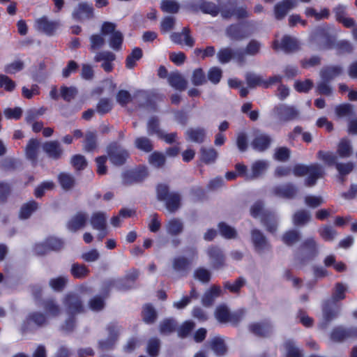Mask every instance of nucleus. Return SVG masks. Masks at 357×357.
Listing matches in <instances>:
<instances>
[{
  "mask_svg": "<svg viewBox=\"0 0 357 357\" xmlns=\"http://www.w3.org/2000/svg\"><path fill=\"white\" fill-rule=\"evenodd\" d=\"M347 287L342 283H337L331 299L326 301L322 307L323 321L321 327L326 328L328 324L335 319L340 312L339 301L345 298Z\"/></svg>",
  "mask_w": 357,
  "mask_h": 357,
  "instance_id": "f257e3e1",
  "label": "nucleus"
},
{
  "mask_svg": "<svg viewBox=\"0 0 357 357\" xmlns=\"http://www.w3.org/2000/svg\"><path fill=\"white\" fill-rule=\"evenodd\" d=\"M292 172L296 176L307 175L305 180V185L308 187L314 185L317 179L322 177L324 174L323 167L317 163L310 165H296L292 169Z\"/></svg>",
  "mask_w": 357,
  "mask_h": 357,
  "instance_id": "f03ea898",
  "label": "nucleus"
},
{
  "mask_svg": "<svg viewBox=\"0 0 357 357\" xmlns=\"http://www.w3.org/2000/svg\"><path fill=\"white\" fill-rule=\"evenodd\" d=\"M243 310L231 312L226 305H218L215 311V317L221 324L236 325L243 319Z\"/></svg>",
  "mask_w": 357,
  "mask_h": 357,
  "instance_id": "7ed1b4c3",
  "label": "nucleus"
},
{
  "mask_svg": "<svg viewBox=\"0 0 357 357\" xmlns=\"http://www.w3.org/2000/svg\"><path fill=\"white\" fill-rule=\"evenodd\" d=\"M273 114L281 122L293 121L299 118L300 111L294 106L278 104L273 109Z\"/></svg>",
  "mask_w": 357,
  "mask_h": 357,
  "instance_id": "20e7f679",
  "label": "nucleus"
},
{
  "mask_svg": "<svg viewBox=\"0 0 357 357\" xmlns=\"http://www.w3.org/2000/svg\"><path fill=\"white\" fill-rule=\"evenodd\" d=\"M310 40L320 49L331 48L333 40L328 33V26L324 25L314 29L310 35Z\"/></svg>",
  "mask_w": 357,
  "mask_h": 357,
  "instance_id": "39448f33",
  "label": "nucleus"
},
{
  "mask_svg": "<svg viewBox=\"0 0 357 357\" xmlns=\"http://www.w3.org/2000/svg\"><path fill=\"white\" fill-rule=\"evenodd\" d=\"M252 217L261 216V222L266 227L267 230L271 233L276 231L277 223L275 218L270 213L263 212V204L261 202H255L250 209Z\"/></svg>",
  "mask_w": 357,
  "mask_h": 357,
  "instance_id": "423d86ee",
  "label": "nucleus"
},
{
  "mask_svg": "<svg viewBox=\"0 0 357 357\" xmlns=\"http://www.w3.org/2000/svg\"><path fill=\"white\" fill-rule=\"evenodd\" d=\"M116 25L112 22H105L101 28V33L102 35H110L109 46L114 50H119L123 43V35L119 31H116Z\"/></svg>",
  "mask_w": 357,
  "mask_h": 357,
  "instance_id": "0eeeda50",
  "label": "nucleus"
},
{
  "mask_svg": "<svg viewBox=\"0 0 357 357\" xmlns=\"http://www.w3.org/2000/svg\"><path fill=\"white\" fill-rule=\"evenodd\" d=\"M63 303L66 312L70 315H75L84 311L82 300L77 294H68L65 296Z\"/></svg>",
  "mask_w": 357,
  "mask_h": 357,
  "instance_id": "6e6552de",
  "label": "nucleus"
},
{
  "mask_svg": "<svg viewBox=\"0 0 357 357\" xmlns=\"http://www.w3.org/2000/svg\"><path fill=\"white\" fill-rule=\"evenodd\" d=\"M107 330L108 337L106 340L99 341L98 343L99 347L102 350L113 349L121 331V327L116 324H110L108 325Z\"/></svg>",
  "mask_w": 357,
  "mask_h": 357,
  "instance_id": "1a4fd4ad",
  "label": "nucleus"
},
{
  "mask_svg": "<svg viewBox=\"0 0 357 357\" xmlns=\"http://www.w3.org/2000/svg\"><path fill=\"white\" fill-rule=\"evenodd\" d=\"M248 22L233 24L226 29V35L231 40H241L250 35L247 26Z\"/></svg>",
  "mask_w": 357,
  "mask_h": 357,
  "instance_id": "9d476101",
  "label": "nucleus"
},
{
  "mask_svg": "<svg viewBox=\"0 0 357 357\" xmlns=\"http://www.w3.org/2000/svg\"><path fill=\"white\" fill-rule=\"evenodd\" d=\"M107 154L109 160L114 165H122L128 157V151L116 144H111L107 148Z\"/></svg>",
  "mask_w": 357,
  "mask_h": 357,
  "instance_id": "9b49d317",
  "label": "nucleus"
},
{
  "mask_svg": "<svg viewBox=\"0 0 357 357\" xmlns=\"http://www.w3.org/2000/svg\"><path fill=\"white\" fill-rule=\"evenodd\" d=\"M139 276L138 271L133 269L128 272L123 278L109 282L110 287L119 290H127L134 286L135 281Z\"/></svg>",
  "mask_w": 357,
  "mask_h": 357,
  "instance_id": "f8f14e48",
  "label": "nucleus"
},
{
  "mask_svg": "<svg viewBox=\"0 0 357 357\" xmlns=\"http://www.w3.org/2000/svg\"><path fill=\"white\" fill-rule=\"evenodd\" d=\"M59 26L58 21L50 20L46 16L37 19L35 22V28L47 36H53Z\"/></svg>",
  "mask_w": 357,
  "mask_h": 357,
  "instance_id": "ddd939ff",
  "label": "nucleus"
},
{
  "mask_svg": "<svg viewBox=\"0 0 357 357\" xmlns=\"http://www.w3.org/2000/svg\"><path fill=\"white\" fill-rule=\"evenodd\" d=\"M271 141V137L268 134L257 130L254 132L251 146L257 151L263 152L269 148Z\"/></svg>",
  "mask_w": 357,
  "mask_h": 357,
  "instance_id": "4468645a",
  "label": "nucleus"
},
{
  "mask_svg": "<svg viewBox=\"0 0 357 357\" xmlns=\"http://www.w3.org/2000/svg\"><path fill=\"white\" fill-rule=\"evenodd\" d=\"M319 244L312 237L305 239L299 248L301 255L307 259H312L317 257L319 254Z\"/></svg>",
  "mask_w": 357,
  "mask_h": 357,
  "instance_id": "2eb2a0df",
  "label": "nucleus"
},
{
  "mask_svg": "<svg viewBox=\"0 0 357 357\" xmlns=\"http://www.w3.org/2000/svg\"><path fill=\"white\" fill-rule=\"evenodd\" d=\"M299 47V43L295 38L289 36H285L282 38L280 43L278 40H275L273 43V48L275 50L281 49L284 52L289 53L298 50Z\"/></svg>",
  "mask_w": 357,
  "mask_h": 357,
  "instance_id": "dca6fc26",
  "label": "nucleus"
},
{
  "mask_svg": "<svg viewBox=\"0 0 357 357\" xmlns=\"http://www.w3.org/2000/svg\"><path fill=\"white\" fill-rule=\"evenodd\" d=\"M89 216L85 212H78L68 222L67 228L73 232L84 228L88 221Z\"/></svg>",
  "mask_w": 357,
  "mask_h": 357,
  "instance_id": "f3484780",
  "label": "nucleus"
},
{
  "mask_svg": "<svg viewBox=\"0 0 357 357\" xmlns=\"http://www.w3.org/2000/svg\"><path fill=\"white\" fill-rule=\"evenodd\" d=\"M357 336V328H346L342 326L335 328L331 333V339L335 342H340L346 338Z\"/></svg>",
  "mask_w": 357,
  "mask_h": 357,
  "instance_id": "a211bd4d",
  "label": "nucleus"
},
{
  "mask_svg": "<svg viewBox=\"0 0 357 357\" xmlns=\"http://www.w3.org/2000/svg\"><path fill=\"white\" fill-rule=\"evenodd\" d=\"M273 192L274 195L278 197L293 199L296 196L298 189L294 184L288 183L275 186Z\"/></svg>",
  "mask_w": 357,
  "mask_h": 357,
  "instance_id": "6ab92c4d",
  "label": "nucleus"
},
{
  "mask_svg": "<svg viewBox=\"0 0 357 357\" xmlns=\"http://www.w3.org/2000/svg\"><path fill=\"white\" fill-rule=\"evenodd\" d=\"M43 149L51 158L58 160L61 158L63 149L61 144L56 141H50L43 144Z\"/></svg>",
  "mask_w": 357,
  "mask_h": 357,
  "instance_id": "aec40b11",
  "label": "nucleus"
},
{
  "mask_svg": "<svg viewBox=\"0 0 357 357\" xmlns=\"http://www.w3.org/2000/svg\"><path fill=\"white\" fill-rule=\"evenodd\" d=\"M47 322V317L43 313L40 312H31L29 314L24 321L23 328L24 330H26L28 329L29 326L32 324L38 327H42L45 326Z\"/></svg>",
  "mask_w": 357,
  "mask_h": 357,
  "instance_id": "412c9836",
  "label": "nucleus"
},
{
  "mask_svg": "<svg viewBox=\"0 0 357 357\" xmlns=\"http://www.w3.org/2000/svg\"><path fill=\"white\" fill-rule=\"evenodd\" d=\"M251 234L253 245L258 252H263L269 248L266 237L259 230L253 229Z\"/></svg>",
  "mask_w": 357,
  "mask_h": 357,
  "instance_id": "4be33fe9",
  "label": "nucleus"
},
{
  "mask_svg": "<svg viewBox=\"0 0 357 357\" xmlns=\"http://www.w3.org/2000/svg\"><path fill=\"white\" fill-rule=\"evenodd\" d=\"M170 38L174 43L182 44L184 41L185 44L190 47H192L195 43V40L190 36V30L187 27H184L181 33H172Z\"/></svg>",
  "mask_w": 357,
  "mask_h": 357,
  "instance_id": "5701e85b",
  "label": "nucleus"
},
{
  "mask_svg": "<svg viewBox=\"0 0 357 357\" xmlns=\"http://www.w3.org/2000/svg\"><path fill=\"white\" fill-rule=\"evenodd\" d=\"M93 8L91 5L82 3L74 10L73 17L77 20H84L93 17Z\"/></svg>",
  "mask_w": 357,
  "mask_h": 357,
  "instance_id": "b1692460",
  "label": "nucleus"
},
{
  "mask_svg": "<svg viewBox=\"0 0 357 357\" xmlns=\"http://www.w3.org/2000/svg\"><path fill=\"white\" fill-rule=\"evenodd\" d=\"M207 254L211 261L214 268H220L225 264V256L222 250L218 247H211L207 250Z\"/></svg>",
  "mask_w": 357,
  "mask_h": 357,
  "instance_id": "393cba45",
  "label": "nucleus"
},
{
  "mask_svg": "<svg viewBox=\"0 0 357 357\" xmlns=\"http://www.w3.org/2000/svg\"><path fill=\"white\" fill-rule=\"evenodd\" d=\"M268 167V162L266 160H257L252 163L250 174H247V180H253L262 175Z\"/></svg>",
  "mask_w": 357,
  "mask_h": 357,
  "instance_id": "a878e982",
  "label": "nucleus"
},
{
  "mask_svg": "<svg viewBox=\"0 0 357 357\" xmlns=\"http://www.w3.org/2000/svg\"><path fill=\"white\" fill-rule=\"evenodd\" d=\"M206 130L203 128H190L185 132V138L189 142L202 143L206 137Z\"/></svg>",
  "mask_w": 357,
  "mask_h": 357,
  "instance_id": "bb28decb",
  "label": "nucleus"
},
{
  "mask_svg": "<svg viewBox=\"0 0 357 357\" xmlns=\"http://www.w3.org/2000/svg\"><path fill=\"white\" fill-rule=\"evenodd\" d=\"M90 224L93 229L104 230L107 229V215L105 212L93 213L90 218Z\"/></svg>",
  "mask_w": 357,
  "mask_h": 357,
  "instance_id": "cd10ccee",
  "label": "nucleus"
},
{
  "mask_svg": "<svg viewBox=\"0 0 357 357\" xmlns=\"http://www.w3.org/2000/svg\"><path fill=\"white\" fill-rule=\"evenodd\" d=\"M295 7L291 0H283L278 3L274 7L275 17L279 20L283 19L287 13Z\"/></svg>",
  "mask_w": 357,
  "mask_h": 357,
  "instance_id": "c85d7f7f",
  "label": "nucleus"
},
{
  "mask_svg": "<svg viewBox=\"0 0 357 357\" xmlns=\"http://www.w3.org/2000/svg\"><path fill=\"white\" fill-rule=\"evenodd\" d=\"M171 86L178 91H183L186 89L187 81L178 72L171 73L167 78Z\"/></svg>",
  "mask_w": 357,
  "mask_h": 357,
  "instance_id": "c756f323",
  "label": "nucleus"
},
{
  "mask_svg": "<svg viewBox=\"0 0 357 357\" xmlns=\"http://www.w3.org/2000/svg\"><path fill=\"white\" fill-rule=\"evenodd\" d=\"M249 329L257 336L265 337L272 332L273 326L269 322L266 321L252 324L250 325Z\"/></svg>",
  "mask_w": 357,
  "mask_h": 357,
  "instance_id": "7c9ffc66",
  "label": "nucleus"
},
{
  "mask_svg": "<svg viewBox=\"0 0 357 357\" xmlns=\"http://www.w3.org/2000/svg\"><path fill=\"white\" fill-rule=\"evenodd\" d=\"M222 289L218 286H213L207 290L202 298V303L205 307L211 306L215 298L221 295Z\"/></svg>",
  "mask_w": 357,
  "mask_h": 357,
  "instance_id": "2f4dec72",
  "label": "nucleus"
},
{
  "mask_svg": "<svg viewBox=\"0 0 357 357\" xmlns=\"http://www.w3.org/2000/svg\"><path fill=\"white\" fill-rule=\"evenodd\" d=\"M191 261L184 257H176L172 260V268L174 271L181 275H185L189 269Z\"/></svg>",
  "mask_w": 357,
  "mask_h": 357,
  "instance_id": "473e14b6",
  "label": "nucleus"
},
{
  "mask_svg": "<svg viewBox=\"0 0 357 357\" xmlns=\"http://www.w3.org/2000/svg\"><path fill=\"white\" fill-rule=\"evenodd\" d=\"M221 15L225 19H229L232 16H236L237 19H243L249 17V13L244 7L237 8H225L221 10Z\"/></svg>",
  "mask_w": 357,
  "mask_h": 357,
  "instance_id": "72a5a7b5",
  "label": "nucleus"
},
{
  "mask_svg": "<svg viewBox=\"0 0 357 357\" xmlns=\"http://www.w3.org/2000/svg\"><path fill=\"white\" fill-rule=\"evenodd\" d=\"M343 72L342 68L339 66H331L324 68L320 72L321 79L324 81H331Z\"/></svg>",
  "mask_w": 357,
  "mask_h": 357,
  "instance_id": "f704fd0d",
  "label": "nucleus"
},
{
  "mask_svg": "<svg viewBox=\"0 0 357 357\" xmlns=\"http://www.w3.org/2000/svg\"><path fill=\"white\" fill-rule=\"evenodd\" d=\"M163 202L165 203L167 209L170 213H174L181 206V196L177 192H172L171 195H169Z\"/></svg>",
  "mask_w": 357,
  "mask_h": 357,
  "instance_id": "c9c22d12",
  "label": "nucleus"
},
{
  "mask_svg": "<svg viewBox=\"0 0 357 357\" xmlns=\"http://www.w3.org/2000/svg\"><path fill=\"white\" fill-rule=\"evenodd\" d=\"M167 232L171 236L180 234L183 229V222L178 218H172L166 224Z\"/></svg>",
  "mask_w": 357,
  "mask_h": 357,
  "instance_id": "e433bc0d",
  "label": "nucleus"
},
{
  "mask_svg": "<svg viewBox=\"0 0 357 357\" xmlns=\"http://www.w3.org/2000/svg\"><path fill=\"white\" fill-rule=\"evenodd\" d=\"M352 152L351 142L347 139H341L337 149L338 155L342 158H347L351 156Z\"/></svg>",
  "mask_w": 357,
  "mask_h": 357,
  "instance_id": "4c0bfd02",
  "label": "nucleus"
},
{
  "mask_svg": "<svg viewBox=\"0 0 357 357\" xmlns=\"http://www.w3.org/2000/svg\"><path fill=\"white\" fill-rule=\"evenodd\" d=\"M38 147L39 142L35 139H30L26 147V155L27 158L34 163L37 161Z\"/></svg>",
  "mask_w": 357,
  "mask_h": 357,
  "instance_id": "58836bf2",
  "label": "nucleus"
},
{
  "mask_svg": "<svg viewBox=\"0 0 357 357\" xmlns=\"http://www.w3.org/2000/svg\"><path fill=\"white\" fill-rule=\"evenodd\" d=\"M200 153L201 160L206 164L213 163L218 157V152L212 147H202L200 150Z\"/></svg>",
  "mask_w": 357,
  "mask_h": 357,
  "instance_id": "ea45409f",
  "label": "nucleus"
},
{
  "mask_svg": "<svg viewBox=\"0 0 357 357\" xmlns=\"http://www.w3.org/2000/svg\"><path fill=\"white\" fill-rule=\"evenodd\" d=\"M162 131L160 128L159 119L157 116L151 117L147 122V133L149 135H155L158 137Z\"/></svg>",
  "mask_w": 357,
  "mask_h": 357,
  "instance_id": "a19ab883",
  "label": "nucleus"
},
{
  "mask_svg": "<svg viewBox=\"0 0 357 357\" xmlns=\"http://www.w3.org/2000/svg\"><path fill=\"white\" fill-rule=\"evenodd\" d=\"M198 8L203 13H206V14H210L212 16L215 17V16H217L220 12L221 13V10L223 7H222L220 9L213 3L203 1L199 4Z\"/></svg>",
  "mask_w": 357,
  "mask_h": 357,
  "instance_id": "79ce46f5",
  "label": "nucleus"
},
{
  "mask_svg": "<svg viewBox=\"0 0 357 357\" xmlns=\"http://www.w3.org/2000/svg\"><path fill=\"white\" fill-rule=\"evenodd\" d=\"M311 215L306 210H300L295 213L293 217V222L295 225H304L310 221Z\"/></svg>",
  "mask_w": 357,
  "mask_h": 357,
  "instance_id": "37998d69",
  "label": "nucleus"
},
{
  "mask_svg": "<svg viewBox=\"0 0 357 357\" xmlns=\"http://www.w3.org/2000/svg\"><path fill=\"white\" fill-rule=\"evenodd\" d=\"M317 157L328 166H335L336 163H337V155L333 152L319 151L317 153Z\"/></svg>",
  "mask_w": 357,
  "mask_h": 357,
  "instance_id": "c03bdc74",
  "label": "nucleus"
},
{
  "mask_svg": "<svg viewBox=\"0 0 357 357\" xmlns=\"http://www.w3.org/2000/svg\"><path fill=\"white\" fill-rule=\"evenodd\" d=\"M300 232L295 229L289 230L282 236V241L287 245H292L297 243L300 239Z\"/></svg>",
  "mask_w": 357,
  "mask_h": 357,
  "instance_id": "a18cd8bd",
  "label": "nucleus"
},
{
  "mask_svg": "<svg viewBox=\"0 0 357 357\" xmlns=\"http://www.w3.org/2000/svg\"><path fill=\"white\" fill-rule=\"evenodd\" d=\"M37 208V202L33 200L29 202L22 206L20 212V218L21 219H27Z\"/></svg>",
  "mask_w": 357,
  "mask_h": 357,
  "instance_id": "49530a36",
  "label": "nucleus"
},
{
  "mask_svg": "<svg viewBox=\"0 0 357 357\" xmlns=\"http://www.w3.org/2000/svg\"><path fill=\"white\" fill-rule=\"evenodd\" d=\"M305 13L307 17H314L317 20L328 19L330 16V11L327 8L322 9L320 12L313 8H307Z\"/></svg>",
  "mask_w": 357,
  "mask_h": 357,
  "instance_id": "de8ad7c7",
  "label": "nucleus"
},
{
  "mask_svg": "<svg viewBox=\"0 0 357 357\" xmlns=\"http://www.w3.org/2000/svg\"><path fill=\"white\" fill-rule=\"evenodd\" d=\"M142 56V51L139 47H135L132 50L130 54L126 58V67L128 68H132Z\"/></svg>",
  "mask_w": 357,
  "mask_h": 357,
  "instance_id": "09e8293b",
  "label": "nucleus"
},
{
  "mask_svg": "<svg viewBox=\"0 0 357 357\" xmlns=\"http://www.w3.org/2000/svg\"><path fill=\"white\" fill-rule=\"evenodd\" d=\"M191 82L195 86H201L206 82V78L204 70L202 68H196L193 70Z\"/></svg>",
  "mask_w": 357,
  "mask_h": 357,
  "instance_id": "8fccbe9b",
  "label": "nucleus"
},
{
  "mask_svg": "<svg viewBox=\"0 0 357 357\" xmlns=\"http://www.w3.org/2000/svg\"><path fill=\"white\" fill-rule=\"evenodd\" d=\"M211 347L217 355H224L227 351L225 344L220 337L213 338L211 341Z\"/></svg>",
  "mask_w": 357,
  "mask_h": 357,
  "instance_id": "3c124183",
  "label": "nucleus"
},
{
  "mask_svg": "<svg viewBox=\"0 0 357 357\" xmlns=\"http://www.w3.org/2000/svg\"><path fill=\"white\" fill-rule=\"evenodd\" d=\"M89 273V270L84 264H73L71 267V273L75 278H85Z\"/></svg>",
  "mask_w": 357,
  "mask_h": 357,
  "instance_id": "603ef678",
  "label": "nucleus"
},
{
  "mask_svg": "<svg viewBox=\"0 0 357 357\" xmlns=\"http://www.w3.org/2000/svg\"><path fill=\"white\" fill-rule=\"evenodd\" d=\"M135 146L143 151L150 152L153 149L151 140L146 137H137L135 141Z\"/></svg>",
  "mask_w": 357,
  "mask_h": 357,
  "instance_id": "864d4df0",
  "label": "nucleus"
},
{
  "mask_svg": "<svg viewBox=\"0 0 357 357\" xmlns=\"http://www.w3.org/2000/svg\"><path fill=\"white\" fill-rule=\"evenodd\" d=\"M211 272L203 267L197 268L194 272V278L202 283L208 282L211 280Z\"/></svg>",
  "mask_w": 357,
  "mask_h": 357,
  "instance_id": "5fc2aeb1",
  "label": "nucleus"
},
{
  "mask_svg": "<svg viewBox=\"0 0 357 357\" xmlns=\"http://www.w3.org/2000/svg\"><path fill=\"white\" fill-rule=\"evenodd\" d=\"M246 82L250 88L257 86L264 87V79L260 75L254 73H248L246 75Z\"/></svg>",
  "mask_w": 357,
  "mask_h": 357,
  "instance_id": "6e6d98bb",
  "label": "nucleus"
},
{
  "mask_svg": "<svg viewBox=\"0 0 357 357\" xmlns=\"http://www.w3.org/2000/svg\"><path fill=\"white\" fill-rule=\"evenodd\" d=\"M58 178L62 188L66 190H70L74 185V178L70 174L61 173Z\"/></svg>",
  "mask_w": 357,
  "mask_h": 357,
  "instance_id": "4d7b16f0",
  "label": "nucleus"
},
{
  "mask_svg": "<svg viewBox=\"0 0 357 357\" xmlns=\"http://www.w3.org/2000/svg\"><path fill=\"white\" fill-rule=\"evenodd\" d=\"M220 234L225 238H234L236 236V231L234 228L229 225L220 222L218 225Z\"/></svg>",
  "mask_w": 357,
  "mask_h": 357,
  "instance_id": "13d9d810",
  "label": "nucleus"
},
{
  "mask_svg": "<svg viewBox=\"0 0 357 357\" xmlns=\"http://www.w3.org/2000/svg\"><path fill=\"white\" fill-rule=\"evenodd\" d=\"M45 311L51 316H57L60 312L59 305L53 299H47L44 302Z\"/></svg>",
  "mask_w": 357,
  "mask_h": 357,
  "instance_id": "bf43d9fd",
  "label": "nucleus"
},
{
  "mask_svg": "<svg viewBox=\"0 0 357 357\" xmlns=\"http://www.w3.org/2000/svg\"><path fill=\"white\" fill-rule=\"evenodd\" d=\"M217 57L220 63H227L233 59V50L229 47L222 48L218 51Z\"/></svg>",
  "mask_w": 357,
  "mask_h": 357,
  "instance_id": "052dcab7",
  "label": "nucleus"
},
{
  "mask_svg": "<svg viewBox=\"0 0 357 357\" xmlns=\"http://www.w3.org/2000/svg\"><path fill=\"white\" fill-rule=\"evenodd\" d=\"M160 7L163 12L169 13H176L179 10L178 3L173 0H163Z\"/></svg>",
  "mask_w": 357,
  "mask_h": 357,
  "instance_id": "680f3d73",
  "label": "nucleus"
},
{
  "mask_svg": "<svg viewBox=\"0 0 357 357\" xmlns=\"http://www.w3.org/2000/svg\"><path fill=\"white\" fill-rule=\"evenodd\" d=\"M61 96L66 101L70 102L77 93V90L75 86H62L60 89Z\"/></svg>",
  "mask_w": 357,
  "mask_h": 357,
  "instance_id": "e2e57ef3",
  "label": "nucleus"
},
{
  "mask_svg": "<svg viewBox=\"0 0 357 357\" xmlns=\"http://www.w3.org/2000/svg\"><path fill=\"white\" fill-rule=\"evenodd\" d=\"M156 319V312L149 304L146 305L143 310V319L146 324L154 322Z\"/></svg>",
  "mask_w": 357,
  "mask_h": 357,
  "instance_id": "0e129e2a",
  "label": "nucleus"
},
{
  "mask_svg": "<svg viewBox=\"0 0 357 357\" xmlns=\"http://www.w3.org/2000/svg\"><path fill=\"white\" fill-rule=\"evenodd\" d=\"M68 282V278L65 276H59L52 278L50 280V286L55 291H61Z\"/></svg>",
  "mask_w": 357,
  "mask_h": 357,
  "instance_id": "69168bd1",
  "label": "nucleus"
},
{
  "mask_svg": "<svg viewBox=\"0 0 357 357\" xmlns=\"http://www.w3.org/2000/svg\"><path fill=\"white\" fill-rule=\"evenodd\" d=\"M46 111V108L41 107L38 109L33 108L30 109L26 112L25 119L27 123L33 122L35 119L39 116L43 115Z\"/></svg>",
  "mask_w": 357,
  "mask_h": 357,
  "instance_id": "338daca9",
  "label": "nucleus"
},
{
  "mask_svg": "<svg viewBox=\"0 0 357 357\" xmlns=\"http://www.w3.org/2000/svg\"><path fill=\"white\" fill-rule=\"evenodd\" d=\"M287 357H302L301 351L297 348L292 341L288 340L285 342Z\"/></svg>",
  "mask_w": 357,
  "mask_h": 357,
  "instance_id": "774afa93",
  "label": "nucleus"
}]
</instances>
